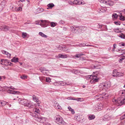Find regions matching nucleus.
<instances>
[{"label": "nucleus", "mask_w": 125, "mask_h": 125, "mask_svg": "<svg viewBox=\"0 0 125 125\" xmlns=\"http://www.w3.org/2000/svg\"><path fill=\"white\" fill-rule=\"evenodd\" d=\"M121 92V93L123 95L125 94V91H122Z\"/></svg>", "instance_id": "55"}, {"label": "nucleus", "mask_w": 125, "mask_h": 125, "mask_svg": "<svg viewBox=\"0 0 125 125\" xmlns=\"http://www.w3.org/2000/svg\"><path fill=\"white\" fill-rule=\"evenodd\" d=\"M116 103L120 105H121L123 104H125V98L122 97L119 98L117 99Z\"/></svg>", "instance_id": "10"}, {"label": "nucleus", "mask_w": 125, "mask_h": 125, "mask_svg": "<svg viewBox=\"0 0 125 125\" xmlns=\"http://www.w3.org/2000/svg\"><path fill=\"white\" fill-rule=\"evenodd\" d=\"M1 51L3 54H6L7 55L8 57L9 58H10L11 54H10L8 52L5 50H2Z\"/></svg>", "instance_id": "16"}, {"label": "nucleus", "mask_w": 125, "mask_h": 125, "mask_svg": "<svg viewBox=\"0 0 125 125\" xmlns=\"http://www.w3.org/2000/svg\"><path fill=\"white\" fill-rule=\"evenodd\" d=\"M123 75V73L118 72L116 70H115L113 71L112 74V76L115 77L121 76Z\"/></svg>", "instance_id": "7"}, {"label": "nucleus", "mask_w": 125, "mask_h": 125, "mask_svg": "<svg viewBox=\"0 0 125 125\" xmlns=\"http://www.w3.org/2000/svg\"><path fill=\"white\" fill-rule=\"evenodd\" d=\"M40 21H41V23L40 24V25L42 27H46L47 26L46 23L48 22L47 21L41 20Z\"/></svg>", "instance_id": "13"}, {"label": "nucleus", "mask_w": 125, "mask_h": 125, "mask_svg": "<svg viewBox=\"0 0 125 125\" xmlns=\"http://www.w3.org/2000/svg\"><path fill=\"white\" fill-rule=\"evenodd\" d=\"M119 36L122 39L125 38V35L123 33H121L119 35Z\"/></svg>", "instance_id": "39"}, {"label": "nucleus", "mask_w": 125, "mask_h": 125, "mask_svg": "<svg viewBox=\"0 0 125 125\" xmlns=\"http://www.w3.org/2000/svg\"><path fill=\"white\" fill-rule=\"evenodd\" d=\"M18 98V96H16V97H15V98H13V100H17V98Z\"/></svg>", "instance_id": "59"}, {"label": "nucleus", "mask_w": 125, "mask_h": 125, "mask_svg": "<svg viewBox=\"0 0 125 125\" xmlns=\"http://www.w3.org/2000/svg\"><path fill=\"white\" fill-rule=\"evenodd\" d=\"M54 107L56 109H59L60 110L62 109V107L59 105V104L56 102H54Z\"/></svg>", "instance_id": "15"}, {"label": "nucleus", "mask_w": 125, "mask_h": 125, "mask_svg": "<svg viewBox=\"0 0 125 125\" xmlns=\"http://www.w3.org/2000/svg\"><path fill=\"white\" fill-rule=\"evenodd\" d=\"M74 56L75 58H79L80 57V56L78 53L76 54Z\"/></svg>", "instance_id": "52"}, {"label": "nucleus", "mask_w": 125, "mask_h": 125, "mask_svg": "<svg viewBox=\"0 0 125 125\" xmlns=\"http://www.w3.org/2000/svg\"><path fill=\"white\" fill-rule=\"evenodd\" d=\"M33 111L36 113H39L40 112V110L39 109L35 108L33 109Z\"/></svg>", "instance_id": "32"}, {"label": "nucleus", "mask_w": 125, "mask_h": 125, "mask_svg": "<svg viewBox=\"0 0 125 125\" xmlns=\"http://www.w3.org/2000/svg\"><path fill=\"white\" fill-rule=\"evenodd\" d=\"M15 8H16V7L15 6L12 5L10 6V9L11 10L13 11H15Z\"/></svg>", "instance_id": "34"}, {"label": "nucleus", "mask_w": 125, "mask_h": 125, "mask_svg": "<svg viewBox=\"0 0 125 125\" xmlns=\"http://www.w3.org/2000/svg\"><path fill=\"white\" fill-rule=\"evenodd\" d=\"M15 10L16 11H21L22 10V8L21 7H16Z\"/></svg>", "instance_id": "25"}, {"label": "nucleus", "mask_w": 125, "mask_h": 125, "mask_svg": "<svg viewBox=\"0 0 125 125\" xmlns=\"http://www.w3.org/2000/svg\"><path fill=\"white\" fill-rule=\"evenodd\" d=\"M56 57L58 58H67L68 57V55L66 54L63 55L62 54H59L58 56H56Z\"/></svg>", "instance_id": "14"}, {"label": "nucleus", "mask_w": 125, "mask_h": 125, "mask_svg": "<svg viewBox=\"0 0 125 125\" xmlns=\"http://www.w3.org/2000/svg\"><path fill=\"white\" fill-rule=\"evenodd\" d=\"M80 47H83L84 46H90L91 45H86L85 43H80L78 45Z\"/></svg>", "instance_id": "30"}, {"label": "nucleus", "mask_w": 125, "mask_h": 125, "mask_svg": "<svg viewBox=\"0 0 125 125\" xmlns=\"http://www.w3.org/2000/svg\"><path fill=\"white\" fill-rule=\"evenodd\" d=\"M19 101V103L24 105V106L30 108H32L33 107V105L30 101L24 99H21Z\"/></svg>", "instance_id": "1"}, {"label": "nucleus", "mask_w": 125, "mask_h": 125, "mask_svg": "<svg viewBox=\"0 0 125 125\" xmlns=\"http://www.w3.org/2000/svg\"><path fill=\"white\" fill-rule=\"evenodd\" d=\"M32 98L33 101L36 102L38 104H39L41 103V101L39 100L38 98L35 95H33Z\"/></svg>", "instance_id": "12"}, {"label": "nucleus", "mask_w": 125, "mask_h": 125, "mask_svg": "<svg viewBox=\"0 0 125 125\" xmlns=\"http://www.w3.org/2000/svg\"><path fill=\"white\" fill-rule=\"evenodd\" d=\"M56 25V23L53 22H52L51 23V26L52 27L55 26Z\"/></svg>", "instance_id": "37"}, {"label": "nucleus", "mask_w": 125, "mask_h": 125, "mask_svg": "<svg viewBox=\"0 0 125 125\" xmlns=\"http://www.w3.org/2000/svg\"><path fill=\"white\" fill-rule=\"evenodd\" d=\"M95 110H97V111H99L100 110L99 109V107L98 105H97L96 106H95Z\"/></svg>", "instance_id": "45"}, {"label": "nucleus", "mask_w": 125, "mask_h": 125, "mask_svg": "<svg viewBox=\"0 0 125 125\" xmlns=\"http://www.w3.org/2000/svg\"><path fill=\"white\" fill-rule=\"evenodd\" d=\"M55 122L59 125H66V123L60 116L57 115L55 117Z\"/></svg>", "instance_id": "2"}, {"label": "nucleus", "mask_w": 125, "mask_h": 125, "mask_svg": "<svg viewBox=\"0 0 125 125\" xmlns=\"http://www.w3.org/2000/svg\"><path fill=\"white\" fill-rule=\"evenodd\" d=\"M108 96V95L105 94H100L95 96V98L97 99L98 100L100 101L103 100V98L106 99Z\"/></svg>", "instance_id": "9"}, {"label": "nucleus", "mask_w": 125, "mask_h": 125, "mask_svg": "<svg viewBox=\"0 0 125 125\" xmlns=\"http://www.w3.org/2000/svg\"><path fill=\"white\" fill-rule=\"evenodd\" d=\"M19 59L18 58H16L14 57L11 60V61L12 62L16 63L18 62Z\"/></svg>", "instance_id": "20"}, {"label": "nucleus", "mask_w": 125, "mask_h": 125, "mask_svg": "<svg viewBox=\"0 0 125 125\" xmlns=\"http://www.w3.org/2000/svg\"><path fill=\"white\" fill-rule=\"evenodd\" d=\"M46 81L47 82H50L51 81V79L50 78L47 77L46 78Z\"/></svg>", "instance_id": "42"}, {"label": "nucleus", "mask_w": 125, "mask_h": 125, "mask_svg": "<svg viewBox=\"0 0 125 125\" xmlns=\"http://www.w3.org/2000/svg\"><path fill=\"white\" fill-rule=\"evenodd\" d=\"M39 34L40 36H41L42 37H44L46 38H47V36L45 35L42 32H40L39 33Z\"/></svg>", "instance_id": "24"}, {"label": "nucleus", "mask_w": 125, "mask_h": 125, "mask_svg": "<svg viewBox=\"0 0 125 125\" xmlns=\"http://www.w3.org/2000/svg\"><path fill=\"white\" fill-rule=\"evenodd\" d=\"M67 99L68 100H75V98H73L71 97H69L67 98Z\"/></svg>", "instance_id": "48"}, {"label": "nucleus", "mask_w": 125, "mask_h": 125, "mask_svg": "<svg viewBox=\"0 0 125 125\" xmlns=\"http://www.w3.org/2000/svg\"><path fill=\"white\" fill-rule=\"evenodd\" d=\"M27 35V34L26 33L23 32L22 33V37L23 38L26 37Z\"/></svg>", "instance_id": "46"}, {"label": "nucleus", "mask_w": 125, "mask_h": 125, "mask_svg": "<svg viewBox=\"0 0 125 125\" xmlns=\"http://www.w3.org/2000/svg\"><path fill=\"white\" fill-rule=\"evenodd\" d=\"M35 119L37 121H39L40 123H44L47 120V118L42 117L41 116H36L35 117Z\"/></svg>", "instance_id": "5"}, {"label": "nucleus", "mask_w": 125, "mask_h": 125, "mask_svg": "<svg viewBox=\"0 0 125 125\" xmlns=\"http://www.w3.org/2000/svg\"><path fill=\"white\" fill-rule=\"evenodd\" d=\"M119 45L120 46H125V43L123 42H121L119 43Z\"/></svg>", "instance_id": "43"}, {"label": "nucleus", "mask_w": 125, "mask_h": 125, "mask_svg": "<svg viewBox=\"0 0 125 125\" xmlns=\"http://www.w3.org/2000/svg\"><path fill=\"white\" fill-rule=\"evenodd\" d=\"M9 88L12 89L13 90L14 89H15L14 87L12 86H10V87H4L5 91H7L9 93L15 94L17 93H18V92L17 91L10 90L9 89Z\"/></svg>", "instance_id": "6"}, {"label": "nucleus", "mask_w": 125, "mask_h": 125, "mask_svg": "<svg viewBox=\"0 0 125 125\" xmlns=\"http://www.w3.org/2000/svg\"><path fill=\"white\" fill-rule=\"evenodd\" d=\"M99 108L100 110H101L104 107V105L103 104L100 103L98 105Z\"/></svg>", "instance_id": "26"}, {"label": "nucleus", "mask_w": 125, "mask_h": 125, "mask_svg": "<svg viewBox=\"0 0 125 125\" xmlns=\"http://www.w3.org/2000/svg\"><path fill=\"white\" fill-rule=\"evenodd\" d=\"M0 64L6 66L9 65H11L12 63L10 61L7 60L1 59L0 60Z\"/></svg>", "instance_id": "8"}, {"label": "nucleus", "mask_w": 125, "mask_h": 125, "mask_svg": "<svg viewBox=\"0 0 125 125\" xmlns=\"http://www.w3.org/2000/svg\"><path fill=\"white\" fill-rule=\"evenodd\" d=\"M104 84L105 91H106L109 88L111 85L110 83L109 82L104 83Z\"/></svg>", "instance_id": "11"}, {"label": "nucleus", "mask_w": 125, "mask_h": 125, "mask_svg": "<svg viewBox=\"0 0 125 125\" xmlns=\"http://www.w3.org/2000/svg\"><path fill=\"white\" fill-rule=\"evenodd\" d=\"M117 25H120L121 23L120 22L118 21H115L114 22Z\"/></svg>", "instance_id": "47"}, {"label": "nucleus", "mask_w": 125, "mask_h": 125, "mask_svg": "<svg viewBox=\"0 0 125 125\" xmlns=\"http://www.w3.org/2000/svg\"><path fill=\"white\" fill-rule=\"evenodd\" d=\"M79 55L80 57L82 55H84V54L82 53H79Z\"/></svg>", "instance_id": "58"}, {"label": "nucleus", "mask_w": 125, "mask_h": 125, "mask_svg": "<svg viewBox=\"0 0 125 125\" xmlns=\"http://www.w3.org/2000/svg\"><path fill=\"white\" fill-rule=\"evenodd\" d=\"M38 10H40L39 12H42V11H43V9H42V8H38Z\"/></svg>", "instance_id": "50"}, {"label": "nucleus", "mask_w": 125, "mask_h": 125, "mask_svg": "<svg viewBox=\"0 0 125 125\" xmlns=\"http://www.w3.org/2000/svg\"><path fill=\"white\" fill-rule=\"evenodd\" d=\"M47 6L49 8L51 9L54 6V5L52 3H51L48 4Z\"/></svg>", "instance_id": "23"}, {"label": "nucleus", "mask_w": 125, "mask_h": 125, "mask_svg": "<svg viewBox=\"0 0 125 125\" xmlns=\"http://www.w3.org/2000/svg\"><path fill=\"white\" fill-rule=\"evenodd\" d=\"M60 82H55L53 83V84L55 86H60Z\"/></svg>", "instance_id": "33"}, {"label": "nucleus", "mask_w": 125, "mask_h": 125, "mask_svg": "<svg viewBox=\"0 0 125 125\" xmlns=\"http://www.w3.org/2000/svg\"><path fill=\"white\" fill-rule=\"evenodd\" d=\"M60 86H63L68 85L66 83L63 81H60Z\"/></svg>", "instance_id": "29"}, {"label": "nucleus", "mask_w": 125, "mask_h": 125, "mask_svg": "<svg viewBox=\"0 0 125 125\" xmlns=\"http://www.w3.org/2000/svg\"><path fill=\"white\" fill-rule=\"evenodd\" d=\"M123 51L122 50H118V51H117V52H120H120H121V51Z\"/></svg>", "instance_id": "62"}, {"label": "nucleus", "mask_w": 125, "mask_h": 125, "mask_svg": "<svg viewBox=\"0 0 125 125\" xmlns=\"http://www.w3.org/2000/svg\"><path fill=\"white\" fill-rule=\"evenodd\" d=\"M98 28H101V27H102V25H99V24L98 25Z\"/></svg>", "instance_id": "61"}, {"label": "nucleus", "mask_w": 125, "mask_h": 125, "mask_svg": "<svg viewBox=\"0 0 125 125\" xmlns=\"http://www.w3.org/2000/svg\"><path fill=\"white\" fill-rule=\"evenodd\" d=\"M120 16V19L122 21H124L125 20V17L123 16L122 15H121L119 16Z\"/></svg>", "instance_id": "36"}, {"label": "nucleus", "mask_w": 125, "mask_h": 125, "mask_svg": "<svg viewBox=\"0 0 125 125\" xmlns=\"http://www.w3.org/2000/svg\"><path fill=\"white\" fill-rule=\"evenodd\" d=\"M77 100L78 101H82L83 99L82 98H77L76 99H75V100Z\"/></svg>", "instance_id": "44"}, {"label": "nucleus", "mask_w": 125, "mask_h": 125, "mask_svg": "<svg viewBox=\"0 0 125 125\" xmlns=\"http://www.w3.org/2000/svg\"><path fill=\"white\" fill-rule=\"evenodd\" d=\"M112 17L113 18H116L117 17V14L114 13L112 15Z\"/></svg>", "instance_id": "40"}, {"label": "nucleus", "mask_w": 125, "mask_h": 125, "mask_svg": "<svg viewBox=\"0 0 125 125\" xmlns=\"http://www.w3.org/2000/svg\"><path fill=\"white\" fill-rule=\"evenodd\" d=\"M95 118L94 115H90L88 116V118L89 120H92L94 119Z\"/></svg>", "instance_id": "27"}, {"label": "nucleus", "mask_w": 125, "mask_h": 125, "mask_svg": "<svg viewBox=\"0 0 125 125\" xmlns=\"http://www.w3.org/2000/svg\"><path fill=\"white\" fill-rule=\"evenodd\" d=\"M86 78H89L91 79L90 80V82L92 83H94L98 82L99 79L96 75H88L87 76Z\"/></svg>", "instance_id": "3"}, {"label": "nucleus", "mask_w": 125, "mask_h": 125, "mask_svg": "<svg viewBox=\"0 0 125 125\" xmlns=\"http://www.w3.org/2000/svg\"><path fill=\"white\" fill-rule=\"evenodd\" d=\"M125 56H123L122 57H120L119 59V62H121L125 59Z\"/></svg>", "instance_id": "35"}, {"label": "nucleus", "mask_w": 125, "mask_h": 125, "mask_svg": "<svg viewBox=\"0 0 125 125\" xmlns=\"http://www.w3.org/2000/svg\"><path fill=\"white\" fill-rule=\"evenodd\" d=\"M68 108L69 109V110L73 114H74L75 113L74 110L72 109L70 106L68 107Z\"/></svg>", "instance_id": "28"}, {"label": "nucleus", "mask_w": 125, "mask_h": 125, "mask_svg": "<svg viewBox=\"0 0 125 125\" xmlns=\"http://www.w3.org/2000/svg\"><path fill=\"white\" fill-rule=\"evenodd\" d=\"M27 76L25 75H23L20 76V78L23 79H25L27 78Z\"/></svg>", "instance_id": "31"}, {"label": "nucleus", "mask_w": 125, "mask_h": 125, "mask_svg": "<svg viewBox=\"0 0 125 125\" xmlns=\"http://www.w3.org/2000/svg\"><path fill=\"white\" fill-rule=\"evenodd\" d=\"M101 3L104 4L108 6H112L114 4L113 2L110 0H99Z\"/></svg>", "instance_id": "4"}, {"label": "nucleus", "mask_w": 125, "mask_h": 125, "mask_svg": "<svg viewBox=\"0 0 125 125\" xmlns=\"http://www.w3.org/2000/svg\"><path fill=\"white\" fill-rule=\"evenodd\" d=\"M104 83H100L99 85V89L101 90L104 91Z\"/></svg>", "instance_id": "19"}, {"label": "nucleus", "mask_w": 125, "mask_h": 125, "mask_svg": "<svg viewBox=\"0 0 125 125\" xmlns=\"http://www.w3.org/2000/svg\"><path fill=\"white\" fill-rule=\"evenodd\" d=\"M4 26H0V29L1 30H4Z\"/></svg>", "instance_id": "53"}, {"label": "nucleus", "mask_w": 125, "mask_h": 125, "mask_svg": "<svg viewBox=\"0 0 125 125\" xmlns=\"http://www.w3.org/2000/svg\"><path fill=\"white\" fill-rule=\"evenodd\" d=\"M74 119L79 122H81V120H83L82 119L80 118L79 116H75L74 118Z\"/></svg>", "instance_id": "22"}, {"label": "nucleus", "mask_w": 125, "mask_h": 125, "mask_svg": "<svg viewBox=\"0 0 125 125\" xmlns=\"http://www.w3.org/2000/svg\"><path fill=\"white\" fill-rule=\"evenodd\" d=\"M115 46H116V45L115 44H114L113 45V47H114V48H115Z\"/></svg>", "instance_id": "63"}, {"label": "nucleus", "mask_w": 125, "mask_h": 125, "mask_svg": "<svg viewBox=\"0 0 125 125\" xmlns=\"http://www.w3.org/2000/svg\"><path fill=\"white\" fill-rule=\"evenodd\" d=\"M78 0H75L73 1L74 4H78Z\"/></svg>", "instance_id": "49"}, {"label": "nucleus", "mask_w": 125, "mask_h": 125, "mask_svg": "<svg viewBox=\"0 0 125 125\" xmlns=\"http://www.w3.org/2000/svg\"><path fill=\"white\" fill-rule=\"evenodd\" d=\"M78 4L80 5L81 4H83L82 3L83 2H82L81 1H80L78 0Z\"/></svg>", "instance_id": "54"}, {"label": "nucleus", "mask_w": 125, "mask_h": 125, "mask_svg": "<svg viewBox=\"0 0 125 125\" xmlns=\"http://www.w3.org/2000/svg\"><path fill=\"white\" fill-rule=\"evenodd\" d=\"M43 125H51L50 124H49L48 123H44Z\"/></svg>", "instance_id": "57"}, {"label": "nucleus", "mask_w": 125, "mask_h": 125, "mask_svg": "<svg viewBox=\"0 0 125 125\" xmlns=\"http://www.w3.org/2000/svg\"><path fill=\"white\" fill-rule=\"evenodd\" d=\"M58 49L59 50H61L63 51H67L68 49H67L65 46L63 47H59L58 48Z\"/></svg>", "instance_id": "21"}, {"label": "nucleus", "mask_w": 125, "mask_h": 125, "mask_svg": "<svg viewBox=\"0 0 125 125\" xmlns=\"http://www.w3.org/2000/svg\"><path fill=\"white\" fill-rule=\"evenodd\" d=\"M8 104V102L5 101H0V107L4 106L6 104Z\"/></svg>", "instance_id": "18"}, {"label": "nucleus", "mask_w": 125, "mask_h": 125, "mask_svg": "<svg viewBox=\"0 0 125 125\" xmlns=\"http://www.w3.org/2000/svg\"><path fill=\"white\" fill-rule=\"evenodd\" d=\"M5 67H4V68L6 69H8V67H6V68H5Z\"/></svg>", "instance_id": "64"}, {"label": "nucleus", "mask_w": 125, "mask_h": 125, "mask_svg": "<svg viewBox=\"0 0 125 125\" xmlns=\"http://www.w3.org/2000/svg\"><path fill=\"white\" fill-rule=\"evenodd\" d=\"M114 31L115 32L118 33H120L121 32V31H119V29L118 28L115 29Z\"/></svg>", "instance_id": "41"}, {"label": "nucleus", "mask_w": 125, "mask_h": 125, "mask_svg": "<svg viewBox=\"0 0 125 125\" xmlns=\"http://www.w3.org/2000/svg\"><path fill=\"white\" fill-rule=\"evenodd\" d=\"M10 29V28L6 26H4V30L5 31H6L9 30Z\"/></svg>", "instance_id": "38"}, {"label": "nucleus", "mask_w": 125, "mask_h": 125, "mask_svg": "<svg viewBox=\"0 0 125 125\" xmlns=\"http://www.w3.org/2000/svg\"><path fill=\"white\" fill-rule=\"evenodd\" d=\"M106 7H101L99 9V12H104L106 11Z\"/></svg>", "instance_id": "17"}, {"label": "nucleus", "mask_w": 125, "mask_h": 125, "mask_svg": "<svg viewBox=\"0 0 125 125\" xmlns=\"http://www.w3.org/2000/svg\"><path fill=\"white\" fill-rule=\"evenodd\" d=\"M69 4L71 5H73L74 4V2L71 1H70L69 2Z\"/></svg>", "instance_id": "56"}, {"label": "nucleus", "mask_w": 125, "mask_h": 125, "mask_svg": "<svg viewBox=\"0 0 125 125\" xmlns=\"http://www.w3.org/2000/svg\"><path fill=\"white\" fill-rule=\"evenodd\" d=\"M82 26H81L80 27H79V26H75V27L76 28H79V29H80V27L81 28Z\"/></svg>", "instance_id": "60"}, {"label": "nucleus", "mask_w": 125, "mask_h": 125, "mask_svg": "<svg viewBox=\"0 0 125 125\" xmlns=\"http://www.w3.org/2000/svg\"><path fill=\"white\" fill-rule=\"evenodd\" d=\"M125 118V114L123 116H121L120 119L121 120H122Z\"/></svg>", "instance_id": "51"}]
</instances>
